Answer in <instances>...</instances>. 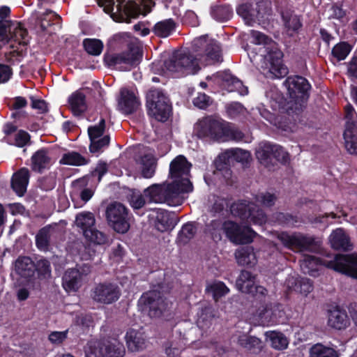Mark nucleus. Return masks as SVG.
I'll list each match as a JSON object with an SVG mask.
<instances>
[{
  "mask_svg": "<svg viewBox=\"0 0 357 357\" xmlns=\"http://www.w3.org/2000/svg\"><path fill=\"white\" fill-rule=\"evenodd\" d=\"M206 291L211 292L215 301H218L229 292V289L223 282H217L207 286Z\"/></svg>",
  "mask_w": 357,
  "mask_h": 357,
  "instance_id": "obj_46",
  "label": "nucleus"
},
{
  "mask_svg": "<svg viewBox=\"0 0 357 357\" xmlns=\"http://www.w3.org/2000/svg\"><path fill=\"white\" fill-rule=\"evenodd\" d=\"M90 347L95 357H123L125 355L124 346L119 342H98Z\"/></svg>",
  "mask_w": 357,
  "mask_h": 357,
  "instance_id": "obj_21",
  "label": "nucleus"
},
{
  "mask_svg": "<svg viewBox=\"0 0 357 357\" xmlns=\"http://www.w3.org/2000/svg\"><path fill=\"white\" fill-rule=\"evenodd\" d=\"M85 95L79 91L73 93L69 98V103L73 114L79 116L86 110Z\"/></svg>",
  "mask_w": 357,
  "mask_h": 357,
  "instance_id": "obj_35",
  "label": "nucleus"
},
{
  "mask_svg": "<svg viewBox=\"0 0 357 357\" xmlns=\"http://www.w3.org/2000/svg\"><path fill=\"white\" fill-rule=\"evenodd\" d=\"M310 357H338L335 349L321 344L313 345L310 350Z\"/></svg>",
  "mask_w": 357,
  "mask_h": 357,
  "instance_id": "obj_45",
  "label": "nucleus"
},
{
  "mask_svg": "<svg viewBox=\"0 0 357 357\" xmlns=\"http://www.w3.org/2000/svg\"><path fill=\"white\" fill-rule=\"evenodd\" d=\"M272 158L276 160L285 163L289 160V154L279 145L272 144Z\"/></svg>",
  "mask_w": 357,
  "mask_h": 357,
  "instance_id": "obj_55",
  "label": "nucleus"
},
{
  "mask_svg": "<svg viewBox=\"0 0 357 357\" xmlns=\"http://www.w3.org/2000/svg\"><path fill=\"white\" fill-rule=\"evenodd\" d=\"M251 36L255 44L264 45L259 50L263 56L261 66L263 75L269 79L284 77L288 73V70L282 63V52L278 48L276 43L271 38L257 31L252 30Z\"/></svg>",
  "mask_w": 357,
  "mask_h": 357,
  "instance_id": "obj_2",
  "label": "nucleus"
},
{
  "mask_svg": "<svg viewBox=\"0 0 357 357\" xmlns=\"http://www.w3.org/2000/svg\"><path fill=\"white\" fill-rule=\"evenodd\" d=\"M238 344L241 347L252 350L255 348H259L261 340L254 336H241L238 338Z\"/></svg>",
  "mask_w": 357,
  "mask_h": 357,
  "instance_id": "obj_52",
  "label": "nucleus"
},
{
  "mask_svg": "<svg viewBox=\"0 0 357 357\" xmlns=\"http://www.w3.org/2000/svg\"><path fill=\"white\" fill-rule=\"evenodd\" d=\"M176 29V23L172 19H167L157 22L153 27V33L158 37L167 38Z\"/></svg>",
  "mask_w": 357,
  "mask_h": 357,
  "instance_id": "obj_36",
  "label": "nucleus"
},
{
  "mask_svg": "<svg viewBox=\"0 0 357 357\" xmlns=\"http://www.w3.org/2000/svg\"><path fill=\"white\" fill-rule=\"evenodd\" d=\"M195 55L176 54L165 63L171 72H181L185 75L197 73L200 67L198 61L218 62L221 60L220 45L213 40L208 41L205 36L195 38L192 42Z\"/></svg>",
  "mask_w": 357,
  "mask_h": 357,
  "instance_id": "obj_1",
  "label": "nucleus"
},
{
  "mask_svg": "<svg viewBox=\"0 0 357 357\" xmlns=\"http://www.w3.org/2000/svg\"><path fill=\"white\" fill-rule=\"evenodd\" d=\"M190 167L191 164L183 155L176 157L169 165V176L174 180L171 183H176V188H183L184 180L190 181L188 178Z\"/></svg>",
  "mask_w": 357,
  "mask_h": 357,
  "instance_id": "obj_20",
  "label": "nucleus"
},
{
  "mask_svg": "<svg viewBox=\"0 0 357 357\" xmlns=\"http://www.w3.org/2000/svg\"><path fill=\"white\" fill-rule=\"evenodd\" d=\"M109 224L118 233L124 234L130 228L128 209L121 202H112L105 211Z\"/></svg>",
  "mask_w": 357,
  "mask_h": 357,
  "instance_id": "obj_17",
  "label": "nucleus"
},
{
  "mask_svg": "<svg viewBox=\"0 0 357 357\" xmlns=\"http://www.w3.org/2000/svg\"><path fill=\"white\" fill-rule=\"evenodd\" d=\"M52 227L47 225L40 229L36 235V245L38 250L46 251L49 249L51 240Z\"/></svg>",
  "mask_w": 357,
  "mask_h": 357,
  "instance_id": "obj_37",
  "label": "nucleus"
},
{
  "mask_svg": "<svg viewBox=\"0 0 357 357\" xmlns=\"http://www.w3.org/2000/svg\"><path fill=\"white\" fill-rule=\"evenodd\" d=\"M350 51V45L347 43L342 42L333 47L332 54L338 61H342L346 59Z\"/></svg>",
  "mask_w": 357,
  "mask_h": 357,
  "instance_id": "obj_51",
  "label": "nucleus"
},
{
  "mask_svg": "<svg viewBox=\"0 0 357 357\" xmlns=\"http://www.w3.org/2000/svg\"><path fill=\"white\" fill-rule=\"evenodd\" d=\"M75 223L79 229L78 231L83 234L87 242L95 245H105L109 243V236L96 228V220L93 213L77 215Z\"/></svg>",
  "mask_w": 357,
  "mask_h": 357,
  "instance_id": "obj_7",
  "label": "nucleus"
},
{
  "mask_svg": "<svg viewBox=\"0 0 357 357\" xmlns=\"http://www.w3.org/2000/svg\"><path fill=\"white\" fill-rule=\"evenodd\" d=\"M269 338L271 341L272 347L278 350L286 349L289 344L287 338L280 332L271 331Z\"/></svg>",
  "mask_w": 357,
  "mask_h": 357,
  "instance_id": "obj_48",
  "label": "nucleus"
},
{
  "mask_svg": "<svg viewBox=\"0 0 357 357\" xmlns=\"http://www.w3.org/2000/svg\"><path fill=\"white\" fill-rule=\"evenodd\" d=\"M224 86L229 91H237L241 95H246L248 93V88L242 82L230 73H225L222 75Z\"/></svg>",
  "mask_w": 357,
  "mask_h": 357,
  "instance_id": "obj_34",
  "label": "nucleus"
},
{
  "mask_svg": "<svg viewBox=\"0 0 357 357\" xmlns=\"http://www.w3.org/2000/svg\"><path fill=\"white\" fill-rule=\"evenodd\" d=\"M197 232L195 224L191 222L185 223L181 229L178 231L177 236V241L182 244H187L192 238H194Z\"/></svg>",
  "mask_w": 357,
  "mask_h": 357,
  "instance_id": "obj_42",
  "label": "nucleus"
},
{
  "mask_svg": "<svg viewBox=\"0 0 357 357\" xmlns=\"http://www.w3.org/2000/svg\"><path fill=\"white\" fill-rule=\"evenodd\" d=\"M324 264L336 272L357 279V255L337 254L332 260H326Z\"/></svg>",
  "mask_w": 357,
  "mask_h": 357,
  "instance_id": "obj_15",
  "label": "nucleus"
},
{
  "mask_svg": "<svg viewBox=\"0 0 357 357\" xmlns=\"http://www.w3.org/2000/svg\"><path fill=\"white\" fill-rule=\"evenodd\" d=\"M223 159L224 161L227 160H234L243 165L248 164L251 160L250 153L248 151L241 149H231L225 151L220 156V159Z\"/></svg>",
  "mask_w": 357,
  "mask_h": 357,
  "instance_id": "obj_32",
  "label": "nucleus"
},
{
  "mask_svg": "<svg viewBox=\"0 0 357 357\" xmlns=\"http://www.w3.org/2000/svg\"><path fill=\"white\" fill-rule=\"evenodd\" d=\"M149 114L159 121H166L172 107L169 98L159 89H151L146 96Z\"/></svg>",
  "mask_w": 357,
  "mask_h": 357,
  "instance_id": "obj_9",
  "label": "nucleus"
},
{
  "mask_svg": "<svg viewBox=\"0 0 357 357\" xmlns=\"http://www.w3.org/2000/svg\"><path fill=\"white\" fill-rule=\"evenodd\" d=\"M275 222L282 225L292 226L298 222L297 216L288 213L277 212L273 215Z\"/></svg>",
  "mask_w": 357,
  "mask_h": 357,
  "instance_id": "obj_50",
  "label": "nucleus"
},
{
  "mask_svg": "<svg viewBox=\"0 0 357 357\" xmlns=\"http://www.w3.org/2000/svg\"><path fill=\"white\" fill-rule=\"evenodd\" d=\"M126 341L128 349L130 351H137L142 349L145 344L143 334L134 329H129L126 334Z\"/></svg>",
  "mask_w": 357,
  "mask_h": 357,
  "instance_id": "obj_30",
  "label": "nucleus"
},
{
  "mask_svg": "<svg viewBox=\"0 0 357 357\" xmlns=\"http://www.w3.org/2000/svg\"><path fill=\"white\" fill-rule=\"evenodd\" d=\"M278 240L287 248L298 251H314L319 247V241L313 236L300 232L291 234L282 231L278 236Z\"/></svg>",
  "mask_w": 357,
  "mask_h": 357,
  "instance_id": "obj_10",
  "label": "nucleus"
},
{
  "mask_svg": "<svg viewBox=\"0 0 357 357\" xmlns=\"http://www.w3.org/2000/svg\"><path fill=\"white\" fill-rule=\"evenodd\" d=\"M255 276L250 271H241L236 281V287L242 293L250 294L255 287Z\"/></svg>",
  "mask_w": 357,
  "mask_h": 357,
  "instance_id": "obj_29",
  "label": "nucleus"
},
{
  "mask_svg": "<svg viewBox=\"0 0 357 357\" xmlns=\"http://www.w3.org/2000/svg\"><path fill=\"white\" fill-rule=\"evenodd\" d=\"M15 270L21 278L31 282L36 279L35 263L29 257H20L15 261Z\"/></svg>",
  "mask_w": 357,
  "mask_h": 357,
  "instance_id": "obj_24",
  "label": "nucleus"
},
{
  "mask_svg": "<svg viewBox=\"0 0 357 357\" xmlns=\"http://www.w3.org/2000/svg\"><path fill=\"white\" fill-rule=\"evenodd\" d=\"M121 296V290L119 286L109 282L96 284L91 291V297L93 301L110 305L116 302Z\"/></svg>",
  "mask_w": 357,
  "mask_h": 357,
  "instance_id": "obj_18",
  "label": "nucleus"
},
{
  "mask_svg": "<svg viewBox=\"0 0 357 357\" xmlns=\"http://www.w3.org/2000/svg\"><path fill=\"white\" fill-rule=\"evenodd\" d=\"M229 208L233 215L253 225H262L267 221L265 212L257 202H231Z\"/></svg>",
  "mask_w": 357,
  "mask_h": 357,
  "instance_id": "obj_8",
  "label": "nucleus"
},
{
  "mask_svg": "<svg viewBox=\"0 0 357 357\" xmlns=\"http://www.w3.org/2000/svg\"><path fill=\"white\" fill-rule=\"evenodd\" d=\"M29 139V134L26 132L21 130L15 134L14 144L19 147H23L27 144Z\"/></svg>",
  "mask_w": 357,
  "mask_h": 357,
  "instance_id": "obj_59",
  "label": "nucleus"
},
{
  "mask_svg": "<svg viewBox=\"0 0 357 357\" xmlns=\"http://www.w3.org/2000/svg\"><path fill=\"white\" fill-rule=\"evenodd\" d=\"M250 294H252V305L259 318L268 324H277L278 321L267 303L268 290L263 286L257 285L254 287L253 291Z\"/></svg>",
  "mask_w": 357,
  "mask_h": 357,
  "instance_id": "obj_12",
  "label": "nucleus"
},
{
  "mask_svg": "<svg viewBox=\"0 0 357 357\" xmlns=\"http://www.w3.org/2000/svg\"><path fill=\"white\" fill-rule=\"evenodd\" d=\"M91 272V266L89 264H76L75 268H68L62 277L65 291L68 293L77 291Z\"/></svg>",
  "mask_w": 357,
  "mask_h": 357,
  "instance_id": "obj_13",
  "label": "nucleus"
},
{
  "mask_svg": "<svg viewBox=\"0 0 357 357\" xmlns=\"http://www.w3.org/2000/svg\"><path fill=\"white\" fill-rule=\"evenodd\" d=\"M12 74L10 68L8 66L0 64V82H7Z\"/></svg>",
  "mask_w": 357,
  "mask_h": 357,
  "instance_id": "obj_63",
  "label": "nucleus"
},
{
  "mask_svg": "<svg viewBox=\"0 0 357 357\" xmlns=\"http://www.w3.org/2000/svg\"><path fill=\"white\" fill-rule=\"evenodd\" d=\"M55 185V180L54 177H45L40 181V187L45 190H51Z\"/></svg>",
  "mask_w": 357,
  "mask_h": 357,
  "instance_id": "obj_64",
  "label": "nucleus"
},
{
  "mask_svg": "<svg viewBox=\"0 0 357 357\" xmlns=\"http://www.w3.org/2000/svg\"><path fill=\"white\" fill-rule=\"evenodd\" d=\"M155 213L150 215L155 218V227L160 231L165 232L172 230L177 224L178 219L174 212H169L162 208H154L152 210Z\"/></svg>",
  "mask_w": 357,
  "mask_h": 357,
  "instance_id": "obj_22",
  "label": "nucleus"
},
{
  "mask_svg": "<svg viewBox=\"0 0 357 357\" xmlns=\"http://www.w3.org/2000/svg\"><path fill=\"white\" fill-rule=\"evenodd\" d=\"M350 324L349 319L345 310L338 307L328 312V325L335 329L346 328Z\"/></svg>",
  "mask_w": 357,
  "mask_h": 357,
  "instance_id": "obj_27",
  "label": "nucleus"
},
{
  "mask_svg": "<svg viewBox=\"0 0 357 357\" xmlns=\"http://www.w3.org/2000/svg\"><path fill=\"white\" fill-rule=\"evenodd\" d=\"M36 279L45 280L51 276V264L47 259H40L35 263Z\"/></svg>",
  "mask_w": 357,
  "mask_h": 357,
  "instance_id": "obj_43",
  "label": "nucleus"
},
{
  "mask_svg": "<svg viewBox=\"0 0 357 357\" xmlns=\"http://www.w3.org/2000/svg\"><path fill=\"white\" fill-rule=\"evenodd\" d=\"M237 13L243 19L245 24L252 26L261 16L259 10L253 8L250 3H243L237 8Z\"/></svg>",
  "mask_w": 357,
  "mask_h": 357,
  "instance_id": "obj_31",
  "label": "nucleus"
},
{
  "mask_svg": "<svg viewBox=\"0 0 357 357\" xmlns=\"http://www.w3.org/2000/svg\"><path fill=\"white\" fill-rule=\"evenodd\" d=\"M98 5L103 8L105 13L114 15L118 14L121 21L130 22L128 19L134 13V3L131 0H98Z\"/></svg>",
  "mask_w": 357,
  "mask_h": 357,
  "instance_id": "obj_19",
  "label": "nucleus"
},
{
  "mask_svg": "<svg viewBox=\"0 0 357 357\" xmlns=\"http://www.w3.org/2000/svg\"><path fill=\"white\" fill-rule=\"evenodd\" d=\"M139 105V99L133 92L126 89L121 90L118 107L122 113L125 114H132L138 109Z\"/></svg>",
  "mask_w": 357,
  "mask_h": 357,
  "instance_id": "obj_23",
  "label": "nucleus"
},
{
  "mask_svg": "<svg viewBox=\"0 0 357 357\" xmlns=\"http://www.w3.org/2000/svg\"><path fill=\"white\" fill-rule=\"evenodd\" d=\"M29 178L30 172L26 167H22L13 174L11 188L19 197H22L26 192Z\"/></svg>",
  "mask_w": 357,
  "mask_h": 357,
  "instance_id": "obj_25",
  "label": "nucleus"
},
{
  "mask_svg": "<svg viewBox=\"0 0 357 357\" xmlns=\"http://www.w3.org/2000/svg\"><path fill=\"white\" fill-rule=\"evenodd\" d=\"M68 330L64 331H54L49 335V340L54 344H61L66 338Z\"/></svg>",
  "mask_w": 357,
  "mask_h": 357,
  "instance_id": "obj_58",
  "label": "nucleus"
},
{
  "mask_svg": "<svg viewBox=\"0 0 357 357\" xmlns=\"http://www.w3.org/2000/svg\"><path fill=\"white\" fill-rule=\"evenodd\" d=\"M10 26V22L0 20V47L8 43L10 36L8 34V29H9Z\"/></svg>",
  "mask_w": 357,
  "mask_h": 357,
  "instance_id": "obj_56",
  "label": "nucleus"
},
{
  "mask_svg": "<svg viewBox=\"0 0 357 357\" xmlns=\"http://www.w3.org/2000/svg\"><path fill=\"white\" fill-rule=\"evenodd\" d=\"M313 290L312 281L307 278H302L300 281V291L301 294L307 296Z\"/></svg>",
  "mask_w": 357,
  "mask_h": 357,
  "instance_id": "obj_61",
  "label": "nucleus"
},
{
  "mask_svg": "<svg viewBox=\"0 0 357 357\" xmlns=\"http://www.w3.org/2000/svg\"><path fill=\"white\" fill-rule=\"evenodd\" d=\"M181 349L177 343L168 341L165 344V351L168 357H177L181 354Z\"/></svg>",
  "mask_w": 357,
  "mask_h": 357,
  "instance_id": "obj_57",
  "label": "nucleus"
},
{
  "mask_svg": "<svg viewBox=\"0 0 357 357\" xmlns=\"http://www.w3.org/2000/svg\"><path fill=\"white\" fill-rule=\"evenodd\" d=\"M140 168L144 178L153 177L155 172L156 161L152 155H145L139 160Z\"/></svg>",
  "mask_w": 357,
  "mask_h": 357,
  "instance_id": "obj_38",
  "label": "nucleus"
},
{
  "mask_svg": "<svg viewBox=\"0 0 357 357\" xmlns=\"http://www.w3.org/2000/svg\"><path fill=\"white\" fill-rule=\"evenodd\" d=\"M83 45L87 53L93 56L100 55L103 49L102 42L98 39H84Z\"/></svg>",
  "mask_w": 357,
  "mask_h": 357,
  "instance_id": "obj_47",
  "label": "nucleus"
},
{
  "mask_svg": "<svg viewBox=\"0 0 357 357\" xmlns=\"http://www.w3.org/2000/svg\"><path fill=\"white\" fill-rule=\"evenodd\" d=\"M50 163L51 158L46 150H39L31 157V168L35 172H42L43 169L48 167Z\"/></svg>",
  "mask_w": 357,
  "mask_h": 357,
  "instance_id": "obj_33",
  "label": "nucleus"
},
{
  "mask_svg": "<svg viewBox=\"0 0 357 357\" xmlns=\"http://www.w3.org/2000/svg\"><path fill=\"white\" fill-rule=\"evenodd\" d=\"M272 144L269 143L260 144L256 151V156L258 160L268 168H271L272 165Z\"/></svg>",
  "mask_w": 357,
  "mask_h": 357,
  "instance_id": "obj_39",
  "label": "nucleus"
},
{
  "mask_svg": "<svg viewBox=\"0 0 357 357\" xmlns=\"http://www.w3.org/2000/svg\"><path fill=\"white\" fill-rule=\"evenodd\" d=\"M222 229L229 240L236 245L250 243L257 236L250 226H241L231 220L225 221Z\"/></svg>",
  "mask_w": 357,
  "mask_h": 357,
  "instance_id": "obj_16",
  "label": "nucleus"
},
{
  "mask_svg": "<svg viewBox=\"0 0 357 357\" xmlns=\"http://www.w3.org/2000/svg\"><path fill=\"white\" fill-rule=\"evenodd\" d=\"M176 183H163L153 184L144 190V194L132 189H126V193L131 196L132 201H169L175 199H186L185 195L193 191V185L190 181L184 180L183 188H176Z\"/></svg>",
  "mask_w": 357,
  "mask_h": 357,
  "instance_id": "obj_3",
  "label": "nucleus"
},
{
  "mask_svg": "<svg viewBox=\"0 0 357 357\" xmlns=\"http://www.w3.org/2000/svg\"><path fill=\"white\" fill-rule=\"evenodd\" d=\"M210 98L204 93H199L193 100L194 105L200 108L204 109L209 105Z\"/></svg>",
  "mask_w": 357,
  "mask_h": 357,
  "instance_id": "obj_60",
  "label": "nucleus"
},
{
  "mask_svg": "<svg viewBox=\"0 0 357 357\" xmlns=\"http://www.w3.org/2000/svg\"><path fill=\"white\" fill-rule=\"evenodd\" d=\"M142 51L135 40L128 45V50L120 53L108 54L105 56V63L109 66H116L121 70H130L141 62Z\"/></svg>",
  "mask_w": 357,
  "mask_h": 357,
  "instance_id": "obj_5",
  "label": "nucleus"
},
{
  "mask_svg": "<svg viewBox=\"0 0 357 357\" xmlns=\"http://www.w3.org/2000/svg\"><path fill=\"white\" fill-rule=\"evenodd\" d=\"M60 163L67 165L81 166L88 163V160L77 152H70L63 155Z\"/></svg>",
  "mask_w": 357,
  "mask_h": 357,
  "instance_id": "obj_44",
  "label": "nucleus"
},
{
  "mask_svg": "<svg viewBox=\"0 0 357 357\" xmlns=\"http://www.w3.org/2000/svg\"><path fill=\"white\" fill-rule=\"evenodd\" d=\"M13 27L8 29L10 34V40L13 39L14 41L18 43L20 45H26L29 42L28 32L20 23H16L13 25Z\"/></svg>",
  "mask_w": 357,
  "mask_h": 357,
  "instance_id": "obj_41",
  "label": "nucleus"
},
{
  "mask_svg": "<svg viewBox=\"0 0 357 357\" xmlns=\"http://www.w3.org/2000/svg\"><path fill=\"white\" fill-rule=\"evenodd\" d=\"M290 100L288 112H297L302 109L307 101V91L310 89L307 80L301 76L289 77L286 80Z\"/></svg>",
  "mask_w": 357,
  "mask_h": 357,
  "instance_id": "obj_6",
  "label": "nucleus"
},
{
  "mask_svg": "<svg viewBox=\"0 0 357 357\" xmlns=\"http://www.w3.org/2000/svg\"><path fill=\"white\" fill-rule=\"evenodd\" d=\"M329 241L334 250L349 251L353 249L350 238L343 229L339 228L334 230L330 235Z\"/></svg>",
  "mask_w": 357,
  "mask_h": 357,
  "instance_id": "obj_26",
  "label": "nucleus"
},
{
  "mask_svg": "<svg viewBox=\"0 0 357 357\" xmlns=\"http://www.w3.org/2000/svg\"><path fill=\"white\" fill-rule=\"evenodd\" d=\"M139 303L143 305V310L148 311L151 318H158L169 311V303L161 291L151 290L141 296Z\"/></svg>",
  "mask_w": 357,
  "mask_h": 357,
  "instance_id": "obj_11",
  "label": "nucleus"
},
{
  "mask_svg": "<svg viewBox=\"0 0 357 357\" xmlns=\"http://www.w3.org/2000/svg\"><path fill=\"white\" fill-rule=\"evenodd\" d=\"M109 143V137L105 135L101 138H96L91 140L89 150L91 153L99 151L102 148L107 146Z\"/></svg>",
  "mask_w": 357,
  "mask_h": 357,
  "instance_id": "obj_53",
  "label": "nucleus"
},
{
  "mask_svg": "<svg viewBox=\"0 0 357 357\" xmlns=\"http://www.w3.org/2000/svg\"><path fill=\"white\" fill-rule=\"evenodd\" d=\"M195 134L199 138L209 137L217 141H241L244 134L232 124L213 116L199 119L194 126Z\"/></svg>",
  "mask_w": 357,
  "mask_h": 357,
  "instance_id": "obj_4",
  "label": "nucleus"
},
{
  "mask_svg": "<svg viewBox=\"0 0 357 357\" xmlns=\"http://www.w3.org/2000/svg\"><path fill=\"white\" fill-rule=\"evenodd\" d=\"M344 111V146L349 153L357 154V113L350 104L345 106Z\"/></svg>",
  "mask_w": 357,
  "mask_h": 357,
  "instance_id": "obj_14",
  "label": "nucleus"
},
{
  "mask_svg": "<svg viewBox=\"0 0 357 357\" xmlns=\"http://www.w3.org/2000/svg\"><path fill=\"white\" fill-rule=\"evenodd\" d=\"M282 19L286 31L290 35L297 31L302 26L299 17L292 13H283Z\"/></svg>",
  "mask_w": 357,
  "mask_h": 357,
  "instance_id": "obj_40",
  "label": "nucleus"
},
{
  "mask_svg": "<svg viewBox=\"0 0 357 357\" xmlns=\"http://www.w3.org/2000/svg\"><path fill=\"white\" fill-rule=\"evenodd\" d=\"M31 107L37 109L40 114L47 112V103L44 100L34 99L33 97L31 98Z\"/></svg>",
  "mask_w": 357,
  "mask_h": 357,
  "instance_id": "obj_62",
  "label": "nucleus"
},
{
  "mask_svg": "<svg viewBox=\"0 0 357 357\" xmlns=\"http://www.w3.org/2000/svg\"><path fill=\"white\" fill-rule=\"evenodd\" d=\"M105 128V121L102 119L98 125L90 126L88 128V133L90 140L102 137Z\"/></svg>",
  "mask_w": 357,
  "mask_h": 357,
  "instance_id": "obj_54",
  "label": "nucleus"
},
{
  "mask_svg": "<svg viewBox=\"0 0 357 357\" xmlns=\"http://www.w3.org/2000/svg\"><path fill=\"white\" fill-rule=\"evenodd\" d=\"M235 257L239 266L252 267L257 262L254 248L252 246L242 247L236 250Z\"/></svg>",
  "mask_w": 357,
  "mask_h": 357,
  "instance_id": "obj_28",
  "label": "nucleus"
},
{
  "mask_svg": "<svg viewBox=\"0 0 357 357\" xmlns=\"http://www.w3.org/2000/svg\"><path fill=\"white\" fill-rule=\"evenodd\" d=\"M211 14L218 21H227L231 15V10L227 6H216L212 8Z\"/></svg>",
  "mask_w": 357,
  "mask_h": 357,
  "instance_id": "obj_49",
  "label": "nucleus"
}]
</instances>
